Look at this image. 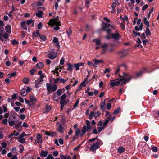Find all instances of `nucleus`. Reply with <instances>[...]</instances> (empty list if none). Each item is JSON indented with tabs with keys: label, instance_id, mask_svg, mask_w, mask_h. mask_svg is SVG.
<instances>
[{
	"label": "nucleus",
	"instance_id": "nucleus-50",
	"mask_svg": "<svg viewBox=\"0 0 159 159\" xmlns=\"http://www.w3.org/2000/svg\"><path fill=\"white\" fill-rule=\"evenodd\" d=\"M53 157L51 154H50L48 155L47 157L45 158V159H53Z\"/></svg>",
	"mask_w": 159,
	"mask_h": 159
},
{
	"label": "nucleus",
	"instance_id": "nucleus-61",
	"mask_svg": "<svg viewBox=\"0 0 159 159\" xmlns=\"http://www.w3.org/2000/svg\"><path fill=\"white\" fill-rule=\"evenodd\" d=\"M2 36L5 39H7L8 38V34L7 33H5L4 34H2Z\"/></svg>",
	"mask_w": 159,
	"mask_h": 159
},
{
	"label": "nucleus",
	"instance_id": "nucleus-21",
	"mask_svg": "<svg viewBox=\"0 0 159 159\" xmlns=\"http://www.w3.org/2000/svg\"><path fill=\"white\" fill-rule=\"evenodd\" d=\"M5 30L7 33L10 34L11 32V27L10 25H8L5 27Z\"/></svg>",
	"mask_w": 159,
	"mask_h": 159
},
{
	"label": "nucleus",
	"instance_id": "nucleus-36",
	"mask_svg": "<svg viewBox=\"0 0 159 159\" xmlns=\"http://www.w3.org/2000/svg\"><path fill=\"white\" fill-rule=\"evenodd\" d=\"M145 33L147 36L150 35L151 34V33L149 30L148 27L146 28V31H145Z\"/></svg>",
	"mask_w": 159,
	"mask_h": 159
},
{
	"label": "nucleus",
	"instance_id": "nucleus-25",
	"mask_svg": "<svg viewBox=\"0 0 159 159\" xmlns=\"http://www.w3.org/2000/svg\"><path fill=\"white\" fill-rule=\"evenodd\" d=\"M118 152L120 153H122L125 151V148L122 147H120L118 149Z\"/></svg>",
	"mask_w": 159,
	"mask_h": 159
},
{
	"label": "nucleus",
	"instance_id": "nucleus-39",
	"mask_svg": "<svg viewBox=\"0 0 159 159\" xmlns=\"http://www.w3.org/2000/svg\"><path fill=\"white\" fill-rule=\"evenodd\" d=\"M94 113L93 111L91 112L89 114V118L90 120L92 119L93 116H94Z\"/></svg>",
	"mask_w": 159,
	"mask_h": 159
},
{
	"label": "nucleus",
	"instance_id": "nucleus-2",
	"mask_svg": "<svg viewBox=\"0 0 159 159\" xmlns=\"http://www.w3.org/2000/svg\"><path fill=\"white\" fill-rule=\"evenodd\" d=\"M48 24L50 26H52L54 25H56L54 27L53 29L55 30H57L60 29L59 25H61L60 21L57 19L53 20L51 19L49 21L48 23Z\"/></svg>",
	"mask_w": 159,
	"mask_h": 159
},
{
	"label": "nucleus",
	"instance_id": "nucleus-46",
	"mask_svg": "<svg viewBox=\"0 0 159 159\" xmlns=\"http://www.w3.org/2000/svg\"><path fill=\"white\" fill-rule=\"evenodd\" d=\"M51 108L50 106H47L45 109V112H48L51 110Z\"/></svg>",
	"mask_w": 159,
	"mask_h": 159
},
{
	"label": "nucleus",
	"instance_id": "nucleus-10",
	"mask_svg": "<svg viewBox=\"0 0 159 159\" xmlns=\"http://www.w3.org/2000/svg\"><path fill=\"white\" fill-rule=\"evenodd\" d=\"M36 138L37 139V142L38 143H42V138L41 135L38 134L37 136L36 137Z\"/></svg>",
	"mask_w": 159,
	"mask_h": 159
},
{
	"label": "nucleus",
	"instance_id": "nucleus-49",
	"mask_svg": "<svg viewBox=\"0 0 159 159\" xmlns=\"http://www.w3.org/2000/svg\"><path fill=\"white\" fill-rule=\"evenodd\" d=\"M120 17L121 19L123 20L124 22H125V21H127L128 20V18L126 16H125L123 18H122L121 16H120Z\"/></svg>",
	"mask_w": 159,
	"mask_h": 159
},
{
	"label": "nucleus",
	"instance_id": "nucleus-62",
	"mask_svg": "<svg viewBox=\"0 0 159 159\" xmlns=\"http://www.w3.org/2000/svg\"><path fill=\"white\" fill-rule=\"evenodd\" d=\"M15 124V122L14 121H9V124L10 126H13Z\"/></svg>",
	"mask_w": 159,
	"mask_h": 159
},
{
	"label": "nucleus",
	"instance_id": "nucleus-4",
	"mask_svg": "<svg viewBox=\"0 0 159 159\" xmlns=\"http://www.w3.org/2000/svg\"><path fill=\"white\" fill-rule=\"evenodd\" d=\"M109 122L108 119L105 120V121L103 123V126H102L98 127L97 128V129L98 132L100 133L102 130L104 129L107 126V124Z\"/></svg>",
	"mask_w": 159,
	"mask_h": 159
},
{
	"label": "nucleus",
	"instance_id": "nucleus-20",
	"mask_svg": "<svg viewBox=\"0 0 159 159\" xmlns=\"http://www.w3.org/2000/svg\"><path fill=\"white\" fill-rule=\"evenodd\" d=\"M57 126L58 128V130L61 133H63L64 132V131L63 127L61 125L59 124L57 125Z\"/></svg>",
	"mask_w": 159,
	"mask_h": 159
},
{
	"label": "nucleus",
	"instance_id": "nucleus-44",
	"mask_svg": "<svg viewBox=\"0 0 159 159\" xmlns=\"http://www.w3.org/2000/svg\"><path fill=\"white\" fill-rule=\"evenodd\" d=\"M67 64L69 66V67L67 69V70L70 71H71L72 70V68L73 67V65L70 63H67Z\"/></svg>",
	"mask_w": 159,
	"mask_h": 159
},
{
	"label": "nucleus",
	"instance_id": "nucleus-30",
	"mask_svg": "<svg viewBox=\"0 0 159 159\" xmlns=\"http://www.w3.org/2000/svg\"><path fill=\"white\" fill-rule=\"evenodd\" d=\"M30 101L33 103L35 102L36 101V99L35 97L33 96H30Z\"/></svg>",
	"mask_w": 159,
	"mask_h": 159
},
{
	"label": "nucleus",
	"instance_id": "nucleus-23",
	"mask_svg": "<svg viewBox=\"0 0 159 159\" xmlns=\"http://www.w3.org/2000/svg\"><path fill=\"white\" fill-rule=\"evenodd\" d=\"M86 132V127L85 126H83V130L82 132H81L80 136V137L82 136Z\"/></svg>",
	"mask_w": 159,
	"mask_h": 159
},
{
	"label": "nucleus",
	"instance_id": "nucleus-58",
	"mask_svg": "<svg viewBox=\"0 0 159 159\" xmlns=\"http://www.w3.org/2000/svg\"><path fill=\"white\" fill-rule=\"evenodd\" d=\"M43 0H39L38 3V5L39 6H42L43 5Z\"/></svg>",
	"mask_w": 159,
	"mask_h": 159
},
{
	"label": "nucleus",
	"instance_id": "nucleus-11",
	"mask_svg": "<svg viewBox=\"0 0 159 159\" xmlns=\"http://www.w3.org/2000/svg\"><path fill=\"white\" fill-rule=\"evenodd\" d=\"M48 152L47 151L42 150L41 151L40 155L41 157H46L48 155Z\"/></svg>",
	"mask_w": 159,
	"mask_h": 159
},
{
	"label": "nucleus",
	"instance_id": "nucleus-60",
	"mask_svg": "<svg viewBox=\"0 0 159 159\" xmlns=\"http://www.w3.org/2000/svg\"><path fill=\"white\" fill-rule=\"evenodd\" d=\"M66 33L68 36H70L71 34L72 31L70 29H69V30H67Z\"/></svg>",
	"mask_w": 159,
	"mask_h": 159
},
{
	"label": "nucleus",
	"instance_id": "nucleus-53",
	"mask_svg": "<svg viewBox=\"0 0 159 159\" xmlns=\"http://www.w3.org/2000/svg\"><path fill=\"white\" fill-rule=\"evenodd\" d=\"M57 95L58 96L60 95L62 93V90L60 89H58L57 91Z\"/></svg>",
	"mask_w": 159,
	"mask_h": 159
},
{
	"label": "nucleus",
	"instance_id": "nucleus-54",
	"mask_svg": "<svg viewBox=\"0 0 159 159\" xmlns=\"http://www.w3.org/2000/svg\"><path fill=\"white\" fill-rule=\"evenodd\" d=\"M12 134L13 135V136H17L19 134V132H16V131H14L12 133Z\"/></svg>",
	"mask_w": 159,
	"mask_h": 159
},
{
	"label": "nucleus",
	"instance_id": "nucleus-18",
	"mask_svg": "<svg viewBox=\"0 0 159 159\" xmlns=\"http://www.w3.org/2000/svg\"><path fill=\"white\" fill-rule=\"evenodd\" d=\"M46 87L47 90L48 92H49L51 91L52 87L51 84L49 83H47L46 84Z\"/></svg>",
	"mask_w": 159,
	"mask_h": 159
},
{
	"label": "nucleus",
	"instance_id": "nucleus-52",
	"mask_svg": "<svg viewBox=\"0 0 159 159\" xmlns=\"http://www.w3.org/2000/svg\"><path fill=\"white\" fill-rule=\"evenodd\" d=\"M68 156H65L62 154H61L60 155V157L61 159H67V158Z\"/></svg>",
	"mask_w": 159,
	"mask_h": 159
},
{
	"label": "nucleus",
	"instance_id": "nucleus-15",
	"mask_svg": "<svg viewBox=\"0 0 159 159\" xmlns=\"http://www.w3.org/2000/svg\"><path fill=\"white\" fill-rule=\"evenodd\" d=\"M84 64V63H79L74 64V65L75 67L76 70H79L80 67L83 66Z\"/></svg>",
	"mask_w": 159,
	"mask_h": 159
},
{
	"label": "nucleus",
	"instance_id": "nucleus-40",
	"mask_svg": "<svg viewBox=\"0 0 159 159\" xmlns=\"http://www.w3.org/2000/svg\"><path fill=\"white\" fill-rule=\"evenodd\" d=\"M39 37L43 41H45L46 39V38L44 35L40 34Z\"/></svg>",
	"mask_w": 159,
	"mask_h": 159
},
{
	"label": "nucleus",
	"instance_id": "nucleus-35",
	"mask_svg": "<svg viewBox=\"0 0 159 159\" xmlns=\"http://www.w3.org/2000/svg\"><path fill=\"white\" fill-rule=\"evenodd\" d=\"M43 12L41 11H39L36 13V16L38 17H42Z\"/></svg>",
	"mask_w": 159,
	"mask_h": 159
},
{
	"label": "nucleus",
	"instance_id": "nucleus-41",
	"mask_svg": "<svg viewBox=\"0 0 159 159\" xmlns=\"http://www.w3.org/2000/svg\"><path fill=\"white\" fill-rule=\"evenodd\" d=\"M93 42H95L96 44L97 45H99L101 44L100 41L98 39H94L93 40Z\"/></svg>",
	"mask_w": 159,
	"mask_h": 159
},
{
	"label": "nucleus",
	"instance_id": "nucleus-5",
	"mask_svg": "<svg viewBox=\"0 0 159 159\" xmlns=\"http://www.w3.org/2000/svg\"><path fill=\"white\" fill-rule=\"evenodd\" d=\"M111 36L112 38L116 40H118L121 38V36L120 34L118 32L116 31L115 33L112 34Z\"/></svg>",
	"mask_w": 159,
	"mask_h": 159
},
{
	"label": "nucleus",
	"instance_id": "nucleus-19",
	"mask_svg": "<svg viewBox=\"0 0 159 159\" xmlns=\"http://www.w3.org/2000/svg\"><path fill=\"white\" fill-rule=\"evenodd\" d=\"M53 42L55 43V45L59 47V44L58 43V39L57 37H55L53 38Z\"/></svg>",
	"mask_w": 159,
	"mask_h": 159
},
{
	"label": "nucleus",
	"instance_id": "nucleus-59",
	"mask_svg": "<svg viewBox=\"0 0 159 159\" xmlns=\"http://www.w3.org/2000/svg\"><path fill=\"white\" fill-rule=\"evenodd\" d=\"M120 25L122 30H125V25L122 23H120Z\"/></svg>",
	"mask_w": 159,
	"mask_h": 159
},
{
	"label": "nucleus",
	"instance_id": "nucleus-7",
	"mask_svg": "<svg viewBox=\"0 0 159 159\" xmlns=\"http://www.w3.org/2000/svg\"><path fill=\"white\" fill-rule=\"evenodd\" d=\"M48 57L52 60L54 59L57 57V54L53 52H50L48 54Z\"/></svg>",
	"mask_w": 159,
	"mask_h": 159
},
{
	"label": "nucleus",
	"instance_id": "nucleus-12",
	"mask_svg": "<svg viewBox=\"0 0 159 159\" xmlns=\"http://www.w3.org/2000/svg\"><path fill=\"white\" fill-rule=\"evenodd\" d=\"M93 61H94V64L96 65L104 63V61L102 60H98L96 59H93Z\"/></svg>",
	"mask_w": 159,
	"mask_h": 159
},
{
	"label": "nucleus",
	"instance_id": "nucleus-57",
	"mask_svg": "<svg viewBox=\"0 0 159 159\" xmlns=\"http://www.w3.org/2000/svg\"><path fill=\"white\" fill-rule=\"evenodd\" d=\"M81 148V146L80 145H78L77 147H75L74 148V151H78V150L80 149Z\"/></svg>",
	"mask_w": 159,
	"mask_h": 159
},
{
	"label": "nucleus",
	"instance_id": "nucleus-14",
	"mask_svg": "<svg viewBox=\"0 0 159 159\" xmlns=\"http://www.w3.org/2000/svg\"><path fill=\"white\" fill-rule=\"evenodd\" d=\"M21 27L24 30H27V24L26 22L25 21H22L21 23Z\"/></svg>",
	"mask_w": 159,
	"mask_h": 159
},
{
	"label": "nucleus",
	"instance_id": "nucleus-13",
	"mask_svg": "<svg viewBox=\"0 0 159 159\" xmlns=\"http://www.w3.org/2000/svg\"><path fill=\"white\" fill-rule=\"evenodd\" d=\"M45 134L46 135L49 136L54 137L57 134L55 132H48V131H46L45 133Z\"/></svg>",
	"mask_w": 159,
	"mask_h": 159
},
{
	"label": "nucleus",
	"instance_id": "nucleus-43",
	"mask_svg": "<svg viewBox=\"0 0 159 159\" xmlns=\"http://www.w3.org/2000/svg\"><path fill=\"white\" fill-rule=\"evenodd\" d=\"M16 75V73L15 72H13L11 74H9L7 75L8 77L11 78L12 77H14Z\"/></svg>",
	"mask_w": 159,
	"mask_h": 159
},
{
	"label": "nucleus",
	"instance_id": "nucleus-33",
	"mask_svg": "<svg viewBox=\"0 0 159 159\" xmlns=\"http://www.w3.org/2000/svg\"><path fill=\"white\" fill-rule=\"evenodd\" d=\"M121 111V108L120 107H118L117 109L114 111L113 113L115 114H118Z\"/></svg>",
	"mask_w": 159,
	"mask_h": 159
},
{
	"label": "nucleus",
	"instance_id": "nucleus-6",
	"mask_svg": "<svg viewBox=\"0 0 159 159\" xmlns=\"http://www.w3.org/2000/svg\"><path fill=\"white\" fill-rule=\"evenodd\" d=\"M86 125H84L86 127V132L89 131L91 130L92 129L91 127L90 126V122L88 120H86Z\"/></svg>",
	"mask_w": 159,
	"mask_h": 159
},
{
	"label": "nucleus",
	"instance_id": "nucleus-9",
	"mask_svg": "<svg viewBox=\"0 0 159 159\" xmlns=\"http://www.w3.org/2000/svg\"><path fill=\"white\" fill-rule=\"evenodd\" d=\"M43 81H42L41 80L38 79L35 81V87L37 88L39 87Z\"/></svg>",
	"mask_w": 159,
	"mask_h": 159
},
{
	"label": "nucleus",
	"instance_id": "nucleus-28",
	"mask_svg": "<svg viewBox=\"0 0 159 159\" xmlns=\"http://www.w3.org/2000/svg\"><path fill=\"white\" fill-rule=\"evenodd\" d=\"M143 22L145 24L147 27H149V21L147 20V18L146 17H144L143 19Z\"/></svg>",
	"mask_w": 159,
	"mask_h": 159
},
{
	"label": "nucleus",
	"instance_id": "nucleus-45",
	"mask_svg": "<svg viewBox=\"0 0 159 159\" xmlns=\"http://www.w3.org/2000/svg\"><path fill=\"white\" fill-rule=\"evenodd\" d=\"M80 99H78L76 101L75 103L73 105L74 108H75L78 105Z\"/></svg>",
	"mask_w": 159,
	"mask_h": 159
},
{
	"label": "nucleus",
	"instance_id": "nucleus-17",
	"mask_svg": "<svg viewBox=\"0 0 159 159\" xmlns=\"http://www.w3.org/2000/svg\"><path fill=\"white\" fill-rule=\"evenodd\" d=\"M36 66L39 69H41L44 67V64L42 62H39L36 64Z\"/></svg>",
	"mask_w": 159,
	"mask_h": 159
},
{
	"label": "nucleus",
	"instance_id": "nucleus-16",
	"mask_svg": "<svg viewBox=\"0 0 159 159\" xmlns=\"http://www.w3.org/2000/svg\"><path fill=\"white\" fill-rule=\"evenodd\" d=\"M98 93L97 90H94V91L89 92L87 93L88 95L89 96H92L94 94L96 95Z\"/></svg>",
	"mask_w": 159,
	"mask_h": 159
},
{
	"label": "nucleus",
	"instance_id": "nucleus-64",
	"mask_svg": "<svg viewBox=\"0 0 159 159\" xmlns=\"http://www.w3.org/2000/svg\"><path fill=\"white\" fill-rule=\"evenodd\" d=\"M18 42L15 40H13L12 41V44L13 45L18 44Z\"/></svg>",
	"mask_w": 159,
	"mask_h": 159
},
{
	"label": "nucleus",
	"instance_id": "nucleus-29",
	"mask_svg": "<svg viewBox=\"0 0 159 159\" xmlns=\"http://www.w3.org/2000/svg\"><path fill=\"white\" fill-rule=\"evenodd\" d=\"M105 112L106 113L105 116L108 117L105 120L108 119L109 122L110 121V118L111 117V114L109 112L107 111H106Z\"/></svg>",
	"mask_w": 159,
	"mask_h": 159
},
{
	"label": "nucleus",
	"instance_id": "nucleus-37",
	"mask_svg": "<svg viewBox=\"0 0 159 159\" xmlns=\"http://www.w3.org/2000/svg\"><path fill=\"white\" fill-rule=\"evenodd\" d=\"M101 113L100 112L97 111L96 112L94 113V117L95 118H96L99 116L101 115Z\"/></svg>",
	"mask_w": 159,
	"mask_h": 159
},
{
	"label": "nucleus",
	"instance_id": "nucleus-8",
	"mask_svg": "<svg viewBox=\"0 0 159 159\" xmlns=\"http://www.w3.org/2000/svg\"><path fill=\"white\" fill-rule=\"evenodd\" d=\"M111 28H114V27L112 25H111L107 23H103L102 26V28L104 30H106L107 29H108L110 27Z\"/></svg>",
	"mask_w": 159,
	"mask_h": 159
},
{
	"label": "nucleus",
	"instance_id": "nucleus-48",
	"mask_svg": "<svg viewBox=\"0 0 159 159\" xmlns=\"http://www.w3.org/2000/svg\"><path fill=\"white\" fill-rule=\"evenodd\" d=\"M57 86L56 85H54L52 87V89L51 91H55L57 89Z\"/></svg>",
	"mask_w": 159,
	"mask_h": 159
},
{
	"label": "nucleus",
	"instance_id": "nucleus-55",
	"mask_svg": "<svg viewBox=\"0 0 159 159\" xmlns=\"http://www.w3.org/2000/svg\"><path fill=\"white\" fill-rule=\"evenodd\" d=\"M133 32L134 35L135 36H136L137 35L139 36H140V33L137 32H135L134 31H133Z\"/></svg>",
	"mask_w": 159,
	"mask_h": 159
},
{
	"label": "nucleus",
	"instance_id": "nucleus-26",
	"mask_svg": "<svg viewBox=\"0 0 159 159\" xmlns=\"http://www.w3.org/2000/svg\"><path fill=\"white\" fill-rule=\"evenodd\" d=\"M21 95L23 96H25L27 94V92L26 91V89L24 88H23L21 90Z\"/></svg>",
	"mask_w": 159,
	"mask_h": 159
},
{
	"label": "nucleus",
	"instance_id": "nucleus-34",
	"mask_svg": "<svg viewBox=\"0 0 159 159\" xmlns=\"http://www.w3.org/2000/svg\"><path fill=\"white\" fill-rule=\"evenodd\" d=\"M121 55V57L125 56L127 55V52L126 51L124 50L122 52H120Z\"/></svg>",
	"mask_w": 159,
	"mask_h": 159
},
{
	"label": "nucleus",
	"instance_id": "nucleus-32",
	"mask_svg": "<svg viewBox=\"0 0 159 159\" xmlns=\"http://www.w3.org/2000/svg\"><path fill=\"white\" fill-rule=\"evenodd\" d=\"M26 23H27V25H30L31 24H32V26H33L34 25V20L32 19H30L29 20H28L26 22Z\"/></svg>",
	"mask_w": 159,
	"mask_h": 159
},
{
	"label": "nucleus",
	"instance_id": "nucleus-31",
	"mask_svg": "<svg viewBox=\"0 0 159 159\" xmlns=\"http://www.w3.org/2000/svg\"><path fill=\"white\" fill-rule=\"evenodd\" d=\"M18 141L22 143H25V139L23 138L19 137L18 139Z\"/></svg>",
	"mask_w": 159,
	"mask_h": 159
},
{
	"label": "nucleus",
	"instance_id": "nucleus-51",
	"mask_svg": "<svg viewBox=\"0 0 159 159\" xmlns=\"http://www.w3.org/2000/svg\"><path fill=\"white\" fill-rule=\"evenodd\" d=\"M67 102L65 100H61L60 102V103L61 105H64L66 104L67 103Z\"/></svg>",
	"mask_w": 159,
	"mask_h": 159
},
{
	"label": "nucleus",
	"instance_id": "nucleus-47",
	"mask_svg": "<svg viewBox=\"0 0 159 159\" xmlns=\"http://www.w3.org/2000/svg\"><path fill=\"white\" fill-rule=\"evenodd\" d=\"M152 150L154 152H157V151L158 148L155 146L152 147L151 148Z\"/></svg>",
	"mask_w": 159,
	"mask_h": 159
},
{
	"label": "nucleus",
	"instance_id": "nucleus-1",
	"mask_svg": "<svg viewBox=\"0 0 159 159\" xmlns=\"http://www.w3.org/2000/svg\"><path fill=\"white\" fill-rule=\"evenodd\" d=\"M130 79L131 78L130 77L120 79H116L111 80L110 83V85L111 87L118 86L120 83L123 84L129 82Z\"/></svg>",
	"mask_w": 159,
	"mask_h": 159
},
{
	"label": "nucleus",
	"instance_id": "nucleus-27",
	"mask_svg": "<svg viewBox=\"0 0 159 159\" xmlns=\"http://www.w3.org/2000/svg\"><path fill=\"white\" fill-rule=\"evenodd\" d=\"M33 36L34 37H37L38 36H39L40 34L39 33V31L38 30H37L35 32H34L33 33Z\"/></svg>",
	"mask_w": 159,
	"mask_h": 159
},
{
	"label": "nucleus",
	"instance_id": "nucleus-56",
	"mask_svg": "<svg viewBox=\"0 0 159 159\" xmlns=\"http://www.w3.org/2000/svg\"><path fill=\"white\" fill-rule=\"evenodd\" d=\"M65 59L64 57H62L60 61V64L61 65H63L64 64Z\"/></svg>",
	"mask_w": 159,
	"mask_h": 159
},
{
	"label": "nucleus",
	"instance_id": "nucleus-22",
	"mask_svg": "<svg viewBox=\"0 0 159 159\" xmlns=\"http://www.w3.org/2000/svg\"><path fill=\"white\" fill-rule=\"evenodd\" d=\"M105 101H102L101 102L100 104V109L102 110H103L105 109Z\"/></svg>",
	"mask_w": 159,
	"mask_h": 159
},
{
	"label": "nucleus",
	"instance_id": "nucleus-3",
	"mask_svg": "<svg viewBox=\"0 0 159 159\" xmlns=\"http://www.w3.org/2000/svg\"><path fill=\"white\" fill-rule=\"evenodd\" d=\"M99 142H97L90 146V150L94 152H95L96 150L99 148Z\"/></svg>",
	"mask_w": 159,
	"mask_h": 159
},
{
	"label": "nucleus",
	"instance_id": "nucleus-42",
	"mask_svg": "<svg viewBox=\"0 0 159 159\" xmlns=\"http://www.w3.org/2000/svg\"><path fill=\"white\" fill-rule=\"evenodd\" d=\"M29 79L28 78H25L23 80V82L25 84H27L29 81Z\"/></svg>",
	"mask_w": 159,
	"mask_h": 159
},
{
	"label": "nucleus",
	"instance_id": "nucleus-63",
	"mask_svg": "<svg viewBox=\"0 0 159 159\" xmlns=\"http://www.w3.org/2000/svg\"><path fill=\"white\" fill-rule=\"evenodd\" d=\"M106 107L107 109L109 110L111 107V104L110 103H108L106 105Z\"/></svg>",
	"mask_w": 159,
	"mask_h": 159
},
{
	"label": "nucleus",
	"instance_id": "nucleus-24",
	"mask_svg": "<svg viewBox=\"0 0 159 159\" xmlns=\"http://www.w3.org/2000/svg\"><path fill=\"white\" fill-rule=\"evenodd\" d=\"M143 27V24L141 23L139 27L138 26H135V29L137 31H139V30L141 31L142 30Z\"/></svg>",
	"mask_w": 159,
	"mask_h": 159
},
{
	"label": "nucleus",
	"instance_id": "nucleus-38",
	"mask_svg": "<svg viewBox=\"0 0 159 159\" xmlns=\"http://www.w3.org/2000/svg\"><path fill=\"white\" fill-rule=\"evenodd\" d=\"M80 133H81V131L79 129H75V135L78 136L80 135Z\"/></svg>",
	"mask_w": 159,
	"mask_h": 159
}]
</instances>
